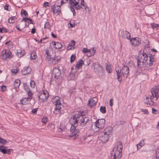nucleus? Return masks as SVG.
<instances>
[{
	"instance_id": "1",
	"label": "nucleus",
	"mask_w": 159,
	"mask_h": 159,
	"mask_svg": "<svg viewBox=\"0 0 159 159\" xmlns=\"http://www.w3.org/2000/svg\"><path fill=\"white\" fill-rule=\"evenodd\" d=\"M89 120V117H82V116H72L70 120L71 125L70 130L72 134L70 136L74 139H76L79 136L80 130L76 129L79 125L82 127L85 126Z\"/></svg>"
},
{
	"instance_id": "2",
	"label": "nucleus",
	"mask_w": 159,
	"mask_h": 159,
	"mask_svg": "<svg viewBox=\"0 0 159 159\" xmlns=\"http://www.w3.org/2000/svg\"><path fill=\"white\" fill-rule=\"evenodd\" d=\"M137 66L141 70H147L154 63V58L151 54H146L144 52H139L137 60Z\"/></svg>"
},
{
	"instance_id": "3",
	"label": "nucleus",
	"mask_w": 159,
	"mask_h": 159,
	"mask_svg": "<svg viewBox=\"0 0 159 159\" xmlns=\"http://www.w3.org/2000/svg\"><path fill=\"white\" fill-rule=\"evenodd\" d=\"M159 91V88L157 86H155L151 89V95H148L146 98L144 99V103L148 105L153 106L154 104V102L152 99L154 97L156 98L157 100L159 96H158V92Z\"/></svg>"
},
{
	"instance_id": "4",
	"label": "nucleus",
	"mask_w": 159,
	"mask_h": 159,
	"mask_svg": "<svg viewBox=\"0 0 159 159\" xmlns=\"http://www.w3.org/2000/svg\"><path fill=\"white\" fill-rule=\"evenodd\" d=\"M117 78L119 82L120 83L122 80V75L125 78H127L129 73L128 66L124 65L121 69L116 70Z\"/></svg>"
},
{
	"instance_id": "5",
	"label": "nucleus",
	"mask_w": 159,
	"mask_h": 159,
	"mask_svg": "<svg viewBox=\"0 0 159 159\" xmlns=\"http://www.w3.org/2000/svg\"><path fill=\"white\" fill-rule=\"evenodd\" d=\"M105 125V120L104 119H101L96 120L93 125H92L91 127L94 132H97L100 129H103Z\"/></svg>"
},
{
	"instance_id": "6",
	"label": "nucleus",
	"mask_w": 159,
	"mask_h": 159,
	"mask_svg": "<svg viewBox=\"0 0 159 159\" xmlns=\"http://www.w3.org/2000/svg\"><path fill=\"white\" fill-rule=\"evenodd\" d=\"M92 66L93 67L94 71L99 76H102L104 75L103 67L98 62H93Z\"/></svg>"
},
{
	"instance_id": "7",
	"label": "nucleus",
	"mask_w": 159,
	"mask_h": 159,
	"mask_svg": "<svg viewBox=\"0 0 159 159\" xmlns=\"http://www.w3.org/2000/svg\"><path fill=\"white\" fill-rule=\"evenodd\" d=\"M118 143L120 147L119 148L120 150L118 149V146H117L116 148H114L113 149L112 152H114V153L113 156V159H120L122 156V149L123 146L121 142L118 141Z\"/></svg>"
},
{
	"instance_id": "8",
	"label": "nucleus",
	"mask_w": 159,
	"mask_h": 159,
	"mask_svg": "<svg viewBox=\"0 0 159 159\" xmlns=\"http://www.w3.org/2000/svg\"><path fill=\"white\" fill-rule=\"evenodd\" d=\"M55 99L56 100L54 102L55 103V107L54 108V112L57 115L61 113L60 109L61 108V104L59 97H56Z\"/></svg>"
},
{
	"instance_id": "9",
	"label": "nucleus",
	"mask_w": 159,
	"mask_h": 159,
	"mask_svg": "<svg viewBox=\"0 0 159 159\" xmlns=\"http://www.w3.org/2000/svg\"><path fill=\"white\" fill-rule=\"evenodd\" d=\"M52 76L55 80H57L61 75V71L58 67H54L52 72Z\"/></svg>"
},
{
	"instance_id": "10",
	"label": "nucleus",
	"mask_w": 159,
	"mask_h": 159,
	"mask_svg": "<svg viewBox=\"0 0 159 159\" xmlns=\"http://www.w3.org/2000/svg\"><path fill=\"white\" fill-rule=\"evenodd\" d=\"M11 52L9 50H6L5 51H2V59L3 60H6L7 58H10Z\"/></svg>"
},
{
	"instance_id": "11",
	"label": "nucleus",
	"mask_w": 159,
	"mask_h": 159,
	"mask_svg": "<svg viewBox=\"0 0 159 159\" xmlns=\"http://www.w3.org/2000/svg\"><path fill=\"white\" fill-rule=\"evenodd\" d=\"M28 93V98H24L20 100V103L22 105L27 104L32 98V95H31V93H30V92H29Z\"/></svg>"
},
{
	"instance_id": "12",
	"label": "nucleus",
	"mask_w": 159,
	"mask_h": 159,
	"mask_svg": "<svg viewBox=\"0 0 159 159\" xmlns=\"http://www.w3.org/2000/svg\"><path fill=\"white\" fill-rule=\"evenodd\" d=\"M121 36L124 39H131L130 34L126 30H123L121 32Z\"/></svg>"
},
{
	"instance_id": "13",
	"label": "nucleus",
	"mask_w": 159,
	"mask_h": 159,
	"mask_svg": "<svg viewBox=\"0 0 159 159\" xmlns=\"http://www.w3.org/2000/svg\"><path fill=\"white\" fill-rule=\"evenodd\" d=\"M7 147L3 145H0V151L3 154H10L11 151H12L11 149H7Z\"/></svg>"
},
{
	"instance_id": "14",
	"label": "nucleus",
	"mask_w": 159,
	"mask_h": 159,
	"mask_svg": "<svg viewBox=\"0 0 159 159\" xmlns=\"http://www.w3.org/2000/svg\"><path fill=\"white\" fill-rule=\"evenodd\" d=\"M131 44L134 46H138L140 42V39L138 38H134L132 39H130Z\"/></svg>"
},
{
	"instance_id": "15",
	"label": "nucleus",
	"mask_w": 159,
	"mask_h": 159,
	"mask_svg": "<svg viewBox=\"0 0 159 159\" xmlns=\"http://www.w3.org/2000/svg\"><path fill=\"white\" fill-rule=\"evenodd\" d=\"M97 102V101L96 98H90L89 99L87 105L89 107H92L96 104Z\"/></svg>"
},
{
	"instance_id": "16",
	"label": "nucleus",
	"mask_w": 159,
	"mask_h": 159,
	"mask_svg": "<svg viewBox=\"0 0 159 159\" xmlns=\"http://www.w3.org/2000/svg\"><path fill=\"white\" fill-rule=\"evenodd\" d=\"M21 22H25V26H27V27H29L30 24H33V20L30 18H23L22 19Z\"/></svg>"
},
{
	"instance_id": "17",
	"label": "nucleus",
	"mask_w": 159,
	"mask_h": 159,
	"mask_svg": "<svg viewBox=\"0 0 159 159\" xmlns=\"http://www.w3.org/2000/svg\"><path fill=\"white\" fill-rule=\"evenodd\" d=\"M60 6L57 5V6H55V5H53L51 7V9L52 10L54 14L59 15L61 12L60 9Z\"/></svg>"
},
{
	"instance_id": "18",
	"label": "nucleus",
	"mask_w": 159,
	"mask_h": 159,
	"mask_svg": "<svg viewBox=\"0 0 159 159\" xmlns=\"http://www.w3.org/2000/svg\"><path fill=\"white\" fill-rule=\"evenodd\" d=\"M101 135L102 136L101 140L102 142H106L108 141L110 137L108 134L105 133L103 131Z\"/></svg>"
},
{
	"instance_id": "19",
	"label": "nucleus",
	"mask_w": 159,
	"mask_h": 159,
	"mask_svg": "<svg viewBox=\"0 0 159 159\" xmlns=\"http://www.w3.org/2000/svg\"><path fill=\"white\" fill-rule=\"evenodd\" d=\"M31 72V69L29 67H25L21 71L23 75H25L30 74Z\"/></svg>"
},
{
	"instance_id": "20",
	"label": "nucleus",
	"mask_w": 159,
	"mask_h": 159,
	"mask_svg": "<svg viewBox=\"0 0 159 159\" xmlns=\"http://www.w3.org/2000/svg\"><path fill=\"white\" fill-rule=\"evenodd\" d=\"M23 87L24 89L27 93V94L28 95L29 92L31 93V95H33V94L32 93V91L30 88L29 86L26 83H23Z\"/></svg>"
},
{
	"instance_id": "21",
	"label": "nucleus",
	"mask_w": 159,
	"mask_h": 159,
	"mask_svg": "<svg viewBox=\"0 0 159 159\" xmlns=\"http://www.w3.org/2000/svg\"><path fill=\"white\" fill-rule=\"evenodd\" d=\"M86 115V112H85L84 111H78L77 112L75 113L72 116L76 117L78 116V117H79V116H82V117H86L85 116Z\"/></svg>"
},
{
	"instance_id": "22",
	"label": "nucleus",
	"mask_w": 159,
	"mask_h": 159,
	"mask_svg": "<svg viewBox=\"0 0 159 159\" xmlns=\"http://www.w3.org/2000/svg\"><path fill=\"white\" fill-rule=\"evenodd\" d=\"M84 64V61L81 59H80L77 62L75 66L76 70H78L80 68H81Z\"/></svg>"
},
{
	"instance_id": "23",
	"label": "nucleus",
	"mask_w": 159,
	"mask_h": 159,
	"mask_svg": "<svg viewBox=\"0 0 159 159\" xmlns=\"http://www.w3.org/2000/svg\"><path fill=\"white\" fill-rule=\"evenodd\" d=\"M113 129L111 127L109 126L106 128L103 131V132L110 136L112 134V130Z\"/></svg>"
},
{
	"instance_id": "24",
	"label": "nucleus",
	"mask_w": 159,
	"mask_h": 159,
	"mask_svg": "<svg viewBox=\"0 0 159 159\" xmlns=\"http://www.w3.org/2000/svg\"><path fill=\"white\" fill-rule=\"evenodd\" d=\"M96 52V50L94 48L89 49L88 53L87 54V55L88 57H90L94 55Z\"/></svg>"
},
{
	"instance_id": "25",
	"label": "nucleus",
	"mask_w": 159,
	"mask_h": 159,
	"mask_svg": "<svg viewBox=\"0 0 159 159\" xmlns=\"http://www.w3.org/2000/svg\"><path fill=\"white\" fill-rule=\"evenodd\" d=\"M21 16L23 18H27L28 17L29 15L27 11L25 10L22 9L20 12Z\"/></svg>"
},
{
	"instance_id": "26",
	"label": "nucleus",
	"mask_w": 159,
	"mask_h": 159,
	"mask_svg": "<svg viewBox=\"0 0 159 159\" xmlns=\"http://www.w3.org/2000/svg\"><path fill=\"white\" fill-rule=\"evenodd\" d=\"M14 85L15 88H18L20 86V80L19 79L16 80L14 83Z\"/></svg>"
},
{
	"instance_id": "27",
	"label": "nucleus",
	"mask_w": 159,
	"mask_h": 159,
	"mask_svg": "<svg viewBox=\"0 0 159 159\" xmlns=\"http://www.w3.org/2000/svg\"><path fill=\"white\" fill-rule=\"evenodd\" d=\"M52 63L53 64L57 63L60 60V58L58 57H55L52 58Z\"/></svg>"
},
{
	"instance_id": "28",
	"label": "nucleus",
	"mask_w": 159,
	"mask_h": 159,
	"mask_svg": "<svg viewBox=\"0 0 159 159\" xmlns=\"http://www.w3.org/2000/svg\"><path fill=\"white\" fill-rule=\"evenodd\" d=\"M46 53L45 55H46V59L47 61H49L50 59L52 58L51 56L50 55V53L49 52V51L48 50H46Z\"/></svg>"
},
{
	"instance_id": "29",
	"label": "nucleus",
	"mask_w": 159,
	"mask_h": 159,
	"mask_svg": "<svg viewBox=\"0 0 159 159\" xmlns=\"http://www.w3.org/2000/svg\"><path fill=\"white\" fill-rule=\"evenodd\" d=\"M144 144V140H143L137 145V150L139 149Z\"/></svg>"
},
{
	"instance_id": "30",
	"label": "nucleus",
	"mask_w": 159,
	"mask_h": 159,
	"mask_svg": "<svg viewBox=\"0 0 159 159\" xmlns=\"http://www.w3.org/2000/svg\"><path fill=\"white\" fill-rule=\"evenodd\" d=\"M106 69L107 71L109 73L112 72V70L111 66L108 64H106Z\"/></svg>"
},
{
	"instance_id": "31",
	"label": "nucleus",
	"mask_w": 159,
	"mask_h": 159,
	"mask_svg": "<svg viewBox=\"0 0 159 159\" xmlns=\"http://www.w3.org/2000/svg\"><path fill=\"white\" fill-rule=\"evenodd\" d=\"M30 57L31 60H34L37 57V54L35 52L33 51L30 54Z\"/></svg>"
},
{
	"instance_id": "32",
	"label": "nucleus",
	"mask_w": 159,
	"mask_h": 159,
	"mask_svg": "<svg viewBox=\"0 0 159 159\" xmlns=\"http://www.w3.org/2000/svg\"><path fill=\"white\" fill-rule=\"evenodd\" d=\"M79 2H75L74 4L72 5L76 10H79L80 8V6L79 5Z\"/></svg>"
},
{
	"instance_id": "33",
	"label": "nucleus",
	"mask_w": 159,
	"mask_h": 159,
	"mask_svg": "<svg viewBox=\"0 0 159 159\" xmlns=\"http://www.w3.org/2000/svg\"><path fill=\"white\" fill-rule=\"evenodd\" d=\"M62 47V44L60 43L57 42L56 45L54 47L57 49H59L61 48Z\"/></svg>"
},
{
	"instance_id": "34",
	"label": "nucleus",
	"mask_w": 159,
	"mask_h": 159,
	"mask_svg": "<svg viewBox=\"0 0 159 159\" xmlns=\"http://www.w3.org/2000/svg\"><path fill=\"white\" fill-rule=\"evenodd\" d=\"M40 94H44L45 96V99H47L48 97V93L47 91H43L39 93Z\"/></svg>"
},
{
	"instance_id": "35",
	"label": "nucleus",
	"mask_w": 159,
	"mask_h": 159,
	"mask_svg": "<svg viewBox=\"0 0 159 159\" xmlns=\"http://www.w3.org/2000/svg\"><path fill=\"white\" fill-rule=\"evenodd\" d=\"M8 30L6 28H4V27H0V32L1 33H6L8 32Z\"/></svg>"
},
{
	"instance_id": "36",
	"label": "nucleus",
	"mask_w": 159,
	"mask_h": 159,
	"mask_svg": "<svg viewBox=\"0 0 159 159\" xmlns=\"http://www.w3.org/2000/svg\"><path fill=\"white\" fill-rule=\"evenodd\" d=\"M74 7H73L72 5L69 7L70 10L73 13V16H74L75 15L76 12Z\"/></svg>"
},
{
	"instance_id": "37",
	"label": "nucleus",
	"mask_w": 159,
	"mask_h": 159,
	"mask_svg": "<svg viewBox=\"0 0 159 159\" xmlns=\"http://www.w3.org/2000/svg\"><path fill=\"white\" fill-rule=\"evenodd\" d=\"M100 111L103 114L105 113L106 112V108L105 107L101 106L100 108Z\"/></svg>"
},
{
	"instance_id": "38",
	"label": "nucleus",
	"mask_w": 159,
	"mask_h": 159,
	"mask_svg": "<svg viewBox=\"0 0 159 159\" xmlns=\"http://www.w3.org/2000/svg\"><path fill=\"white\" fill-rule=\"evenodd\" d=\"M35 83L33 80H31L30 83V86L32 88H34L35 87Z\"/></svg>"
},
{
	"instance_id": "39",
	"label": "nucleus",
	"mask_w": 159,
	"mask_h": 159,
	"mask_svg": "<svg viewBox=\"0 0 159 159\" xmlns=\"http://www.w3.org/2000/svg\"><path fill=\"white\" fill-rule=\"evenodd\" d=\"M76 72L75 73L73 72V73H71L70 74V77L71 80H74L76 76Z\"/></svg>"
},
{
	"instance_id": "40",
	"label": "nucleus",
	"mask_w": 159,
	"mask_h": 159,
	"mask_svg": "<svg viewBox=\"0 0 159 159\" xmlns=\"http://www.w3.org/2000/svg\"><path fill=\"white\" fill-rule=\"evenodd\" d=\"M4 8L5 10L8 11H10L11 10V7L9 6V5L7 4H6L5 5V6L4 7Z\"/></svg>"
},
{
	"instance_id": "41",
	"label": "nucleus",
	"mask_w": 159,
	"mask_h": 159,
	"mask_svg": "<svg viewBox=\"0 0 159 159\" xmlns=\"http://www.w3.org/2000/svg\"><path fill=\"white\" fill-rule=\"evenodd\" d=\"M8 142L5 139L0 137V143L4 145Z\"/></svg>"
},
{
	"instance_id": "42",
	"label": "nucleus",
	"mask_w": 159,
	"mask_h": 159,
	"mask_svg": "<svg viewBox=\"0 0 159 159\" xmlns=\"http://www.w3.org/2000/svg\"><path fill=\"white\" fill-rule=\"evenodd\" d=\"M76 58V57L75 55L74 54H72L70 57V62H73L75 60Z\"/></svg>"
},
{
	"instance_id": "43",
	"label": "nucleus",
	"mask_w": 159,
	"mask_h": 159,
	"mask_svg": "<svg viewBox=\"0 0 159 159\" xmlns=\"http://www.w3.org/2000/svg\"><path fill=\"white\" fill-rule=\"evenodd\" d=\"M50 24L49 22L46 21L44 25V28L45 29H48L50 27Z\"/></svg>"
},
{
	"instance_id": "44",
	"label": "nucleus",
	"mask_w": 159,
	"mask_h": 159,
	"mask_svg": "<svg viewBox=\"0 0 159 159\" xmlns=\"http://www.w3.org/2000/svg\"><path fill=\"white\" fill-rule=\"evenodd\" d=\"M14 17H10L8 19V22L9 23H12L14 22Z\"/></svg>"
},
{
	"instance_id": "45",
	"label": "nucleus",
	"mask_w": 159,
	"mask_h": 159,
	"mask_svg": "<svg viewBox=\"0 0 159 159\" xmlns=\"http://www.w3.org/2000/svg\"><path fill=\"white\" fill-rule=\"evenodd\" d=\"M47 117H43L42 120V122L44 124H46L48 122Z\"/></svg>"
},
{
	"instance_id": "46",
	"label": "nucleus",
	"mask_w": 159,
	"mask_h": 159,
	"mask_svg": "<svg viewBox=\"0 0 159 159\" xmlns=\"http://www.w3.org/2000/svg\"><path fill=\"white\" fill-rule=\"evenodd\" d=\"M152 27L153 29L155 28H157L159 27V25L155 23H152L151 24Z\"/></svg>"
},
{
	"instance_id": "47",
	"label": "nucleus",
	"mask_w": 159,
	"mask_h": 159,
	"mask_svg": "<svg viewBox=\"0 0 159 159\" xmlns=\"http://www.w3.org/2000/svg\"><path fill=\"white\" fill-rule=\"evenodd\" d=\"M75 41L74 40H73L70 42V43H69V45L70 46L73 47L75 45Z\"/></svg>"
},
{
	"instance_id": "48",
	"label": "nucleus",
	"mask_w": 159,
	"mask_h": 159,
	"mask_svg": "<svg viewBox=\"0 0 159 159\" xmlns=\"http://www.w3.org/2000/svg\"><path fill=\"white\" fill-rule=\"evenodd\" d=\"M152 113L155 114H157L158 113V111L154 108H152Z\"/></svg>"
},
{
	"instance_id": "49",
	"label": "nucleus",
	"mask_w": 159,
	"mask_h": 159,
	"mask_svg": "<svg viewBox=\"0 0 159 159\" xmlns=\"http://www.w3.org/2000/svg\"><path fill=\"white\" fill-rule=\"evenodd\" d=\"M141 111L142 112H143V113L145 114H148V110L147 109H141Z\"/></svg>"
},
{
	"instance_id": "50",
	"label": "nucleus",
	"mask_w": 159,
	"mask_h": 159,
	"mask_svg": "<svg viewBox=\"0 0 159 159\" xmlns=\"http://www.w3.org/2000/svg\"><path fill=\"white\" fill-rule=\"evenodd\" d=\"M86 62V64H85V65L86 66H89L91 62V60L90 59H87Z\"/></svg>"
},
{
	"instance_id": "51",
	"label": "nucleus",
	"mask_w": 159,
	"mask_h": 159,
	"mask_svg": "<svg viewBox=\"0 0 159 159\" xmlns=\"http://www.w3.org/2000/svg\"><path fill=\"white\" fill-rule=\"evenodd\" d=\"M89 50H88L86 48H84L82 49V52L84 53H88Z\"/></svg>"
},
{
	"instance_id": "52",
	"label": "nucleus",
	"mask_w": 159,
	"mask_h": 159,
	"mask_svg": "<svg viewBox=\"0 0 159 159\" xmlns=\"http://www.w3.org/2000/svg\"><path fill=\"white\" fill-rule=\"evenodd\" d=\"M113 99L112 98L109 101V104L111 107H112L113 105Z\"/></svg>"
},
{
	"instance_id": "53",
	"label": "nucleus",
	"mask_w": 159,
	"mask_h": 159,
	"mask_svg": "<svg viewBox=\"0 0 159 159\" xmlns=\"http://www.w3.org/2000/svg\"><path fill=\"white\" fill-rule=\"evenodd\" d=\"M68 0H61V5L68 3Z\"/></svg>"
},
{
	"instance_id": "54",
	"label": "nucleus",
	"mask_w": 159,
	"mask_h": 159,
	"mask_svg": "<svg viewBox=\"0 0 159 159\" xmlns=\"http://www.w3.org/2000/svg\"><path fill=\"white\" fill-rule=\"evenodd\" d=\"M1 90L3 92L6 89V87L5 85H2L1 86Z\"/></svg>"
},
{
	"instance_id": "55",
	"label": "nucleus",
	"mask_w": 159,
	"mask_h": 159,
	"mask_svg": "<svg viewBox=\"0 0 159 159\" xmlns=\"http://www.w3.org/2000/svg\"><path fill=\"white\" fill-rule=\"evenodd\" d=\"M75 2H77L75 0H70L69 3L72 5L73 4H74Z\"/></svg>"
},
{
	"instance_id": "56",
	"label": "nucleus",
	"mask_w": 159,
	"mask_h": 159,
	"mask_svg": "<svg viewBox=\"0 0 159 159\" xmlns=\"http://www.w3.org/2000/svg\"><path fill=\"white\" fill-rule=\"evenodd\" d=\"M37 111V108H34V109H33L31 111L32 114H36Z\"/></svg>"
},
{
	"instance_id": "57",
	"label": "nucleus",
	"mask_w": 159,
	"mask_h": 159,
	"mask_svg": "<svg viewBox=\"0 0 159 159\" xmlns=\"http://www.w3.org/2000/svg\"><path fill=\"white\" fill-rule=\"evenodd\" d=\"M156 159H159V151H157L156 152Z\"/></svg>"
},
{
	"instance_id": "58",
	"label": "nucleus",
	"mask_w": 159,
	"mask_h": 159,
	"mask_svg": "<svg viewBox=\"0 0 159 159\" xmlns=\"http://www.w3.org/2000/svg\"><path fill=\"white\" fill-rule=\"evenodd\" d=\"M18 70L17 69H12L11 70V72L12 73L16 74L18 72Z\"/></svg>"
},
{
	"instance_id": "59",
	"label": "nucleus",
	"mask_w": 159,
	"mask_h": 159,
	"mask_svg": "<svg viewBox=\"0 0 159 159\" xmlns=\"http://www.w3.org/2000/svg\"><path fill=\"white\" fill-rule=\"evenodd\" d=\"M25 53V52L23 50L20 52V57H22Z\"/></svg>"
},
{
	"instance_id": "60",
	"label": "nucleus",
	"mask_w": 159,
	"mask_h": 159,
	"mask_svg": "<svg viewBox=\"0 0 159 159\" xmlns=\"http://www.w3.org/2000/svg\"><path fill=\"white\" fill-rule=\"evenodd\" d=\"M42 95H41L40 93L39 94H38V98L39 100H40V99H41L42 101Z\"/></svg>"
},
{
	"instance_id": "61",
	"label": "nucleus",
	"mask_w": 159,
	"mask_h": 159,
	"mask_svg": "<svg viewBox=\"0 0 159 159\" xmlns=\"http://www.w3.org/2000/svg\"><path fill=\"white\" fill-rule=\"evenodd\" d=\"M80 4L83 7H85V5L84 4V0H81L80 2Z\"/></svg>"
},
{
	"instance_id": "62",
	"label": "nucleus",
	"mask_w": 159,
	"mask_h": 159,
	"mask_svg": "<svg viewBox=\"0 0 159 159\" xmlns=\"http://www.w3.org/2000/svg\"><path fill=\"white\" fill-rule=\"evenodd\" d=\"M48 4L49 3L48 2H45L43 4V6L45 7H46L47 6H48Z\"/></svg>"
},
{
	"instance_id": "63",
	"label": "nucleus",
	"mask_w": 159,
	"mask_h": 159,
	"mask_svg": "<svg viewBox=\"0 0 159 159\" xmlns=\"http://www.w3.org/2000/svg\"><path fill=\"white\" fill-rule=\"evenodd\" d=\"M84 7L86 12L89 11V7L88 6H86V5L85 6V7Z\"/></svg>"
},
{
	"instance_id": "64",
	"label": "nucleus",
	"mask_w": 159,
	"mask_h": 159,
	"mask_svg": "<svg viewBox=\"0 0 159 159\" xmlns=\"http://www.w3.org/2000/svg\"><path fill=\"white\" fill-rule=\"evenodd\" d=\"M36 32V29L34 28H33V29H32L31 30V33L32 34H34Z\"/></svg>"
}]
</instances>
